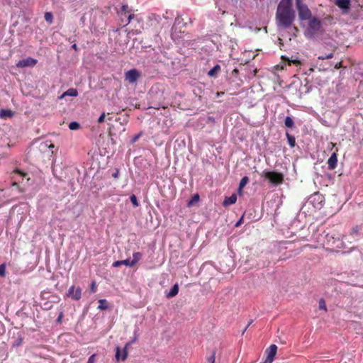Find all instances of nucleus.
<instances>
[{
  "mask_svg": "<svg viewBox=\"0 0 363 363\" xmlns=\"http://www.w3.org/2000/svg\"><path fill=\"white\" fill-rule=\"evenodd\" d=\"M295 19V12L292 9V0H281L276 13L277 24L284 28L290 27Z\"/></svg>",
  "mask_w": 363,
  "mask_h": 363,
  "instance_id": "f257e3e1",
  "label": "nucleus"
},
{
  "mask_svg": "<svg viewBox=\"0 0 363 363\" xmlns=\"http://www.w3.org/2000/svg\"><path fill=\"white\" fill-rule=\"evenodd\" d=\"M325 240L323 241V246L328 250L339 251L342 247V242L338 236H335L334 233H328L325 235Z\"/></svg>",
  "mask_w": 363,
  "mask_h": 363,
  "instance_id": "f03ea898",
  "label": "nucleus"
},
{
  "mask_svg": "<svg viewBox=\"0 0 363 363\" xmlns=\"http://www.w3.org/2000/svg\"><path fill=\"white\" fill-rule=\"evenodd\" d=\"M131 11V9L127 4H123L117 11V15L119 18L117 23L119 27L123 28L126 26L130 23V20L135 17Z\"/></svg>",
  "mask_w": 363,
  "mask_h": 363,
  "instance_id": "7ed1b4c3",
  "label": "nucleus"
},
{
  "mask_svg": "<svg viewBox=\"0 0 363 363\" xmlns=\"http://www.w3.org/2000/svg\"><path fill=\"white\" fill-rule=\"evenodd\" d=\"M266 180H267L273 186H279L284 182V174L275 171L264 170L262 175Z\"/></svg>",
  "mask_w": 363,
  "mask_h": 363,
  "instance_id": "20e7f679",
  "label": "nucleus"
},
{
  "mask_svg": "<svg viewBox=\"0 0 363 363\" xmlns=\"http://www.w3.org/2000/svg\"><path fill=\"white\" fill-rule=\"evenodd\" d=\"M296 8L298 12V16L301 20H308L311 17V11L308 6L302 2L301 0H296Z\"/></svg>",
  "mask_w": 363,
  "mask_h": 363,
  "instance_id": "39448f33",
  "label": "nucleus"
},
{
  "mask_svg": "<svg viewBox=\"0 0 363 363\" xmlns=\"http://www.w3.org/2000/svg\"><path fill=\"white\" fill-rule=\"evenodd\" d=\"M308 202L315 208L320 209L323 206L325 197L322 194L315 192L309 196Z\"/></svg>",
  "mask_w": 363,
  "mask_h": 363,
  "instance_id": "423d86ee",
  "label": "nucleus"
},
{
  "mask_svg": "<svg viewBox=\"0 0 363 363\" xmlns=\"http://www.w3.org/2000/svg\"><path fill=\"white\" fill-rule=\"evenodd\" d=\"M140 77V72L136 69H130L125 73V80L132 84H136Z\"/></svg>",
  "mask_w": 363,
  "mask_h": 363,
  "instance_id": "0eeeda50",
  "label": "nucleus"
},
{
  "mask_svg": "<svg viewBox=\"0 0 363 363\" xmlns=\"http://www.w3.org/2000/svg\"><path fill=\"white\" fill-rule=\"evenodd\" d=\"M66 296L72 300L79 301L82 297V289L79 286L76 287L72 285L66 292Z\"/></svg>",
  "mask_w": 363,
  "mask_h": 363,
  "instance_id": "6e6552de",
  "label": "nucleus"
},
{
  "mask_svg": "<svg viewBox=\"0 0 363 363\" xmlns=\"http://www.w3.org/2000/svg\"><path fill=\"white\" fill-rule=\"evenodd\" d=\"M37 63H38L37 60H35L33 57H28L26 59L18 61L16 64V67L18 68H23V67H34L37 65Z\"/></svg>",
  "mask_w": 363,
  "mask_h": 363,
  "instance_id": "1a4fd4ad",
  "label": "nucleus"
},
{
  "mask_svg": "<svg viewBox=\"0 0 363 363\" xmlns=\"http://www.w3.org/2000/svg\"><path fill=\"white\" fill-rule=\"evenodd\" d=\"M130 345V342L126 343L125 345V347L123 349V350H121L119 347H116L115 358L117 360L124 361L127 359V357H128V347H129Z\"/></svg>",
  "mask_w": 363,
  "mask_h": 363,
  "instance_id": "9d476101",
  "label": "nucleus"
},
{
  "mask_svg": "<svg viewBox=\"0 0 363 363\" xmlns=\"http://www.w3.org/2000/svg\"><path fill=\"white\" fill-rule=\"evenodd\" d=\"M277 346L276 345H271L266 350L267 358L264 363H272L274 361V357L277 354Z\"/></svg>",
  "mask_w": 363,
  "mask_h": 363,
  "instance_id": "9b49d317",
  "label": "nucleus"
},
{
  "mask_svg": "<svg viewBox=\"0 0 363 363\" xmlns=\"http://www.w3.org/2000/svg\"><path fill=\"white\" fill-rule=\"evenodd\" d=\"M337 147H336V144L333 143H328L326 150L324 152L327 153V156H329L328 159H337Z\"/></svg>",
  "mask_w": 363,
  "mask_h": 363,
  "instance_id": "f8f14e48",
  "label": "nucleus"
},
{
  "mask_svg": "<svg viewBox=\"0 0 363 363\" xmlns=\"http://www.w3.org/2000/svg\"><path fill=\"white\" fill-rule=\"evenodd\" d=\"M308 28L312 33L318 32L321 28V22L316 18H312L308 23Z\"/></svg>",
  "mask_w": 363,
  "mask_h": 363,
  "instance_id": "ddd939ff",
  "label": "nucleus"
},
{
  "mask_svg": "<svg viewBox=\"0 0 363 363\" xmlns=\"http://www.w3.org/2000/svg\"><path fill=\"white\" fill-rule=\"evenodd\" d=\"M335 4L342 11V13H347L350 9L351 0H335Z\"/></svg>",
  "mask_w": 363,
  "mask_h": 363,
  "instance_id": "4468645a",
  "label": "nucleus"
},
{
  "mask_svg": "<svg viewBox=\"0 0 363 363\" xmlns=\"http://www.w3.org/2000/svg\"><path fill=\"white\" fill-rule=\"evenodd\" d=\"M142 254L140 252H135L133 255V259L130 261L129 259H126L123 262L125 265H128L130 267L134 266L141 258Z\"/></svg>",
  "mask_w": 363,
  "mask_h": 363,
  "instance_id": "2eb2a0df",
  "label": "nucleus"
},
{
  "mask_svg": "<svg viewBox=\"0 0 363 363\" xmlns=\"http://www.w3.org/2000/svg\"><path fill=\"white\" fill-rule=\"evenodd\" d=\"M74 96L76 97L78 96V91L74 88H69L66 91H65L60 96V99H63L66 96Z\"/></svg>",
  "mask_w": 363,
  "mask_h": 363,
  "instance_id": "dca6fc26",
  "label": "nucleus"
},
{
  "mask_svg": "<svg viewBox=\"0 0 363 363\" xmlns=\"http://www.w3.org/2000/svg\"><path fill=\"white\" fill-rule=\"evenodd\" d=\"M237 201V196L236 194H233L229 197H226L225 200L223 202V205L224 206H228L231 204H234Z\"/></svg>",
  "mask_w": 363,
  "mask_h": 363,
  "instance_id": "f3484780",
  "label": "nucleus"
},
{
  "mask_svg": "<svg viewBox=\"0 0 363 363\" xmlns=\"http://www.w3.org/2000/svg\"><path fill=\"white\" fill-rule=\"evenodd\" d=\"M178 292H179V286L177 284H175L172 286V288L171 289L169 292L167 294V298L174 297L176 295H177Z\"/></svg>",
  "mask_w": 363,
  "mask_h": 363,
  "instance_id": "a211bd4d",
  "label": "nucleus"
},
{
  "mask_svg": "<svg viewBox=\"0 0 363 363\" xmlns=\"http://www.w3.org/2000/svg\"><path fill=\"white\" fill-rule=\"evenodd\" d=\"M220 70V67L218 65H215L211 69H210L208 72V76L210 77H216L218 72Z\"/></svg>",
  "mask_w": 363,
  "mask_h": 363,
  "instance_id": "6ab92c4d",
  "label": "nucleus"
},
{
  "mask_svg": "<svg viewBox=\"0 0 363 363\" xmlns=\"http://www.w3.org/2000/svg\"><path fill=\"white\" fill-rule=\"evenodd\" d=\"M99 305L98 306V308L100 310H104L108 308V304L106 299H100L99 301Z\"/></svg>",
  "mask_w": 363,
  "mask_h": 363,
  "instance_id": "aec40b11",
  "label": "nucleus"
},
{
  "mask_svg": "<svg viewBox=\"0 0 363 363\" xmlns=\"http://www.w3.org/2000/svg\"><path fill=\"white\" fill-rule=\"evenodd\" d=\"M12 116H13V113L11 110L2 109L0 111V116L1 118L11 117Z\"/></svg>",
  "mask_w": 363,
  "mask_h": 363,
  "instance_id": "412c9836",
  "label": "nucleus"
},
{
  "mask_svg": "<svg viewBox=\"0 0 363 363\" xmlns=\"http://www.w3.org/2000/svg\"><path fill=\"white\" fill-rule=\"evenodd\" d=\"M44 18L49 24H52L53 22V15L51 12H45Z\"/></svg>",
  "mask_w": 363,
  "mask_h": 363,
  "instance_id": "4be33fe9",
  "label": "nucleus"
},
{
  "mask_svg": "<svg viewBox=\"0 0 363 363\" xmlns=\"http://www.w3.org/2000/svg\"><path fill=\"white\" fill-rule=\"evenodd\" d=\"M248 182L249 179L247 177H242L240 182L238 190L241 191L245 186Z\"/></svg>",
  "mask_w": 363,
  "mask_h": 363,
  "instance_id": "5701e85b",
  "label": "nucleus"
},
{
  "mask_svg": "<svg viewBox=\"0 0 363 363\" xmlns=\"http://www.w3.org/2000/svg\"><path fill=\"white\" fill-rule=\"evenodd\" d=\"M284 124L287 128H292L294 125V122L292 118H291L290 116H287L285 118Z\"/></svg>",
  "mask_w": 363,
  "mask_h": 363,
  "instance_id": "b1692460",
  "label": "nucleus"
},
{
  "mask_svg": "<svg viewBox=\"0 0 363 363\" xmlns=\"http://www.w3.org/2000/svg\"><path fill=\"white\" fill-rule=\"evenodd\" d=\"M286 137H287L288 143H289V145L291 147H294L296 143V140H295L294 136H293L289 133H286Z\"/></svg>",
  "mask_w": 363,
  "mask_h": 363,
  "instance_id": "393cba45",
  "label": "nucleus"
},
{
  "mask_svg": "<svg viewBox=\"0 0 363 363\" xmlns=\"http://www.w3.org/2000/svg\"><path fill=\"white\" fill-rule=\"evenodd\" d=\"M337 160H328V168L330 170L334 169L337 167Z\"/></svg>",
  "mask_w": 363,
  "mask_h": 363,
  "instance_id": "a878e982",
  "label": "nucleus"
},
{
  "mask_svg": "<svg viewBox=\"0 0 363 363\" xmlns=\"http://www.w3.org/2000/svg\"><path fill=\"white\" fill-rule=\"evenodd\" d=\"M216 354V350H213L211 354L208 357H207V362L208 363H215Z\"/></svg>",
  "mask_w": 363,
  "mask_h": 363,
  "instance_id": "bb28decb",
  "label": "nucleus"
},
{
  "mask_svg": "<svg viewBox=\"0 0 363 363\" xmlns=\"http://www.w3.org/2000/svg\"><path fill=\"white\" fill-rule=\"evenodd\" d=\"M69 128L72 130H78L80 128V125L77 122H71L69 125Z\"/></svg>",
  "mask_w": 363,
  "mask_h": 363,
  "instance_id": "cd10ccee",
  "label": "nucleus"
},
{
  "mask_svg": "<svg viewBox=\"0 0 363 363\" xmlns=\"http://www.w3.org/2000/svg\"><path fill=\"white\" fill-rule=\"evenodd\" d=\"M130 199L134 207H137L139 206L137 197L135 194H132L130 197Z\"/></svg>",
  "mask_w": 363,
  "mask_h": 363,
  "instance_id": "c85d7f7f",
  "label": "nucleus"
},
{
  "mask_svg": "<svg viewBox=\"0 0 363 363\" xmlns=\"http://www.w3.org/2000/svg\"><path fill=\"white\" fill-rule=\"evenodd\" d=\"M199 200V195L195 194L192 199L188 202V206H191L193 205L194 202H197Z\"/></svg>",
  "mask_w": 363,
  "mask_h": 363,
  "instance_id": "c756f323",
  "label": "nucleus"
},
{
  "mask_svg": "<svg viewBox=\"0 0 363 363\" xmlns=\"http://www.w3.org/2000/svg\"><path fill=\"white\" fill-rule=\"evenodd\" d=\"M143 132H140L138 134L135 135L130 140V143H135L142 136Z\"/></svg>",
  "mask_w": 363,
  "mask_h": 363,
  "instance_id": "7c9ffc66",
  "label": "nucleus"
},
{
  "mask_svg": "<svg viewBox=\"0 0 363 363\" xmlns=\"http://www.w3.org/2000/svg\"><path fill=\"white\" fill-rule=\"evenodd\" d=\"M97 286L95 281H92L90 284V292L94 294L96 291Z\"/></svg>",
  "mask_w": 363,
  "mask_h": 363,
  "instance_id": "2f4dec72",
  "label": "nucleus"
},
{
  "mask_svg": "<svg viewBox=\"0 0 363 363\" xmlns=\"http://www.w3.org/2000/svg\"><path fill=\"white\" fill-rule=\"evenodd\" d=\"M333 57V52H330L326 55L319 56L318 58V60H324L330 59Z\"/></svg>",
  "mask_w": 363,
  "mask_h": 363,
  "instance_id": "473e14b6",
  "label": "nucleus"
},
{
  "mask_svg": "<svg viewBox=\"0 0 363 363\" xmlns=\"http://www.w3.org/2000/svg\"><path fill=\"white\" fill-rule=\"evenodd\" d=\"M319 308L320 309H323V310H324L325 311H327L325 302V301L323 298H321L319 301Z\"/></svg>",
  "mask_w": 363,
  "mask_h": 363,
  "instance_id": "72a5a7b5",
  "label": "nucleus"
},
{
  "mask_svg": "<svg viewBox=\"0 0 363 363\" xmlns=\"http://www.w3.org/2000/svg\"><path fill=\"white\" fill-rule=\"evenodd\" d=\"M6 275V266L4 264L0 265V277H5Z\"/></svg>",
  "mask_w": 363,
  "mask_h": 363,
  "instance_id": "f704fd0d",
  "label": "nucleus"
},
{
  "mask_svg": "<svg viewBox=\"0 0 363 363\" xmlns=\"http://www.w3.org/2000/svg\"><path fill=\"white\" fill-rule=\"evenodd\" d=\"M96 355L95 354H93L91 355L87 361V363H95L96 362Z\"/></svg>",
  "mask_w": 363,
  "mask_h": 363,
  "instance_id": "c9c22d12",
  "label": "nucleus"
},
{
  "mask_svg": "<svg viewBox=\"0 0 363 363\" xmlns=\"http://www.w3.org/2000/svg\"><path fill=\"white\" fill-rule=\"evenodd\" d=\"M294 64L296 66L301 65V62L298 60H289V65Z\"/></svg>",
  "mask_w": 363,
  "mask_h": 363,
  "instance_id": "e433bc0d",
  "label": "nucleus"
},
{
  "mask_svg": "<svg viewBox=\"0 0 363 363\" xmlns=\"http://www.w3.org/2000/svg\"><path fill=\"white\" fill-rule=\"evenodd\" d=\"M105 118H106V115H105V113H102V114L100 116V117L99 118V119H98V123H101L104 122V121Z\"/></svg>",
  "mask_w": 363,
  "mask_h": 363,
  "instance_id": "4c0bfd02",
  "label": "nucleus"
},
{
  "mask_svg": "<svg viewBox=\"0 0 363 363\" xmlns=\"http://www.w3.org/2000/svg\"><path fill=\"white\" fill-rule=\"evenodd\" d=\"M12 186H16V188H18V189L19 190V191H21V192H22V191H23V190L20 188V186H19L18 184L16 182H13L12 183Z\"/></svg>",
  "mask_w": 363,
  "mask_h": 363,
  "instance_id": "58836bf2",
  "label": "nucleus"
},
{
  "mask_svg": "<svg viewBox=\"0 0 363 363\" xmlns=\"http://www.w3.org/2000/svg\"><path fill=\"white\" fill-rule=\"evenodd\" d=\"M15 172H17V173H18L19 174H21V176H23V177H25V176L26 175V173H25V172H22L21 170H20V169H16V171H15Z\"/></svg>",
  "mask_w": 363,
  "mask_h": 363,
  "instance_id": "ea45409f",
  "label": "nucleus"
},
{
  "mask_svg": "<svg viewBox=\"0 0 363 363\" xmlns=\"http://www.w3.org/2000/svg\"><path fill=\"white\" fill-rule=\"evenodd\" d=\"M342 67V62H340L336 63V65H335V69H338L341 68Z\"/></svg>",
  "mask_w": 363,
  "mask_h": 363,
  "instance_id": "a19ab883",
  "label": "nucleus"
},
{
  "mask_svg": "<svg viewBox=\"0 0 363 363\" xmlns=\"http://www.w3.org/2000/svg\"><path fill=\"white\" fill-rule=\"evenodd\" d=\"M358 231H359V230H358V228H357V227H355V228H354L352 229V232H353V233H358Z\"/></svg>",
  "mask_w": 363,
  "mask_h": 363,
  "instance_id": "79ce46f5",
  "label": "nucleus"
},
{
  "mask_svg": "<svg viewBox=\"0 0 363 363\" xmlns=\"http://www.w3.org/2000/svg\"><path fill=\"white\" fill-rule=\"evenodd\" d=\"M242 218H240V220H239V221L235 224V226H236V227H238V226H239V225H240V223H241V222H242Z\"/></svg>",
  "mask_w": 363,
  "mask_h": 363,
  "instance_id": "37998d69",
  "label": "nucleus"
},
{
  "mask_svg": "<svg viewBox=\"0 0 363 363\" xmlns=\"http://www.w3.org/2000/svg\"><path fill=\"white\" fill-rule=\"evenodd\" d=\"M72 48L75 50H77V45L76 44H74L72 45Z\"/></svg>",
  "mask_w": 363,
  "mask_h": 363,
  "instance_id": "c03bdc74",
  "label": "nucleus"
},
{
  "mask_svg": "<svg viewBox=\"0 0 363 363\" xmlns=\"http://www.w3.org/2000/svg\"><path fill=\"white\" fill-rule=\"evenodd\" d=\"M223 94H224V92H223V91L217 92V96H222V95H223Z\"/></svg>",
  "mask_w": 363,
  "mask_h": 363,
  "instance_id": "a18cd8bd",
  "label": "nucleus"
},
{
  "mask_svg": "<svg viewBox=\"0 0 363 363\" xmlns=\"http://www.w3.org/2000/svg\"><path fill=\"white\" fill-rule=\"evenodd\" d=\"M121 265V262L117 261V262H115V267H117V266H119Z\"/></svg>",
  "mask_w": 363,
  "mask_h": 363,
  "instance_id": "49530a36",
  "label": "nucleus"
},
{
  "mask_svg": "<svg viewBox=\"0 0 363 363\" xmlns=\"http://www.w3.org/2000/svg\"><path fill=\"white\" fill-rule=\"evenodd\" d=\"M233 73H236L238 74V69H234L233 71Z\"/></svg>",
  "mask_w": 363,
  "mask_h": 363,
  "instance_id": "de8ad7c7",
  "label": "nucleus"
},
{
  "mask_svg": "<svg viewBox=\"0 0 363 363\" xmlns=\"http://www.w3.org/2000/svg\"><path fill=\"white\" fill-rule=\"evenodd\" d=\"M60 319H61V315L58 317L57 320H60Z\"/></svg>",
  "mask_w": 363,
  "mask_h": 363,
  "instance_id": "09e8293b",
  "label": "nucleus"
},
{
  "mask_svg": "<svg viewBox=\"0 0 363 363\" xmlns=\"http://www.w3.org/2000/svg\"><path fill=\"white\" fill-rule=\"evenodd\" d=\"M114 177L115 178L117 177V173L115 172Z\"/></svg>",
  "mask_w": 363,
  "mask_h": 363,
  "instance_id": "8fccbe9b",
  "label": "nucleus"
}]
</instances>
